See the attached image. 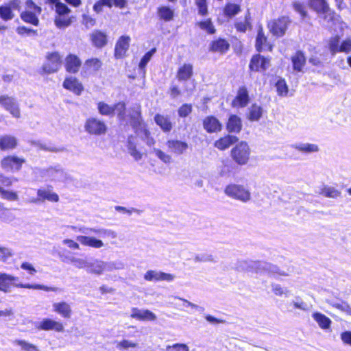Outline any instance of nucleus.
<instances>
[{
  "label": "nucleus",
  "instance_id": "f8f14e48",
  "mask_svg": "<svg viewBox=\"0 0 351 351\" xmlns=\"http://www.w3.org/2000/svg\"><path fill=\"white\" fill-rule=\"evenodd\" d=\"M166 145L170 152L176 155H182L184 154L189 145L186 142L178 139H169L167 141Z\"/></svg>",
  "mask_w": 351,
  "mask_h": 351
},
{
  "label": "nucleus",
  "instance_id": "20e7f679",
  "mask_svg": "<svg viewBox=\"0 0 351 351\" xmlns=\"http://www.w3.org/2000/svg\"><path fill=\"white\" fill-rule=\"evenodd\" d=\"M250 149L246 142L241 141L231 150V157L239 165L247 163L250 159Z\"/></svg>",
  "mask_w": 351,
  "mask_h": 351
},
{
  "label": "nucleus",
  "instance_id": "8fccbe9b",
  "mask_svg": "<svg viewBox=\"0 0 351 351\" xmlns=\"http://www.w3.org/2000/svg\"><path fill=\"white\" fill-rule=\"evenodd\" d=\"M0 194L1 198L8 201H16L19 199L16 192L5 190L1 186H0Z\"/></svg>",
  "mask_w": 351,
  "mask_h": 351
},
{
  "label": "nucleus",
  "instance_id": "f257e3e1",
  "mask_svg": "<svg viewBox=\"0 0 351 351\" xmlns=\"http://www.w3.org/2000/svg\"><path fill=\"white\" fill-rule=\"evenodd\" d=\"M71 228L74 231H78L84 235H78L76 237V240L82 245L91 247L93 248L99 249L104 245V242L93 237L87 236L90 233H94L102 237H108L110 239H115L117 237V233L110 229L106 228H87L85 226L77 228L76 226H71Z\"/></svg>",
  "mask_w": 351,
  "mask_h": 351
},
{
  "label": "nucleus",
  "instance_id": "864d4df0",
  "mask_svg": "<svg viewBox=\"0 0 351 351\" xmlns=\"http://www.w3.org/2000/svg\"><path fill=\"white\" fill-rule=\"evenodd\" d=\"M153 152L155 154V155L164 163L165 164H169L172 161V158L170 155L166 154L163 151L154 148Z\"/></svg>",
  "mask_w": 351,
  "mask_h": 351
},
{
  "label": "nucleus",
  "instance_id": "393cba45",
  "mask_svg": "<svg viewBox=\"0 0 351 351\" xmlns=\"http://www.w3.org/2000/svg\"><path fill=\"white\" fill-rule=\"evenodd\" d=\"M226 128L229 132H240L242 129V122L241 118L235 114L230 115L228 119Z\"/></svg>",
  "mask_w": 351,
  "mask_h": 351
},
{
  "label": "nucleus",
  "instance_id": "4468645a",
  "mask_svg": "<svg viewBox=\"0 0 351 351\" xmlns=\"http://www.w3.org/2000/svg\"><path fill=\"white\" fill-rule=\"evenodd\" d=\"M144 278L147 281L165 280L167 282H171L174 280L175 276L172 274H167L162 271L149 270L145 273Z\"/></svg>",
  "mask_w": 351,
  "mask_h": 351
},
{
  "label": "nucleus",
  "instance_id": "79ce46f5",
  "mask_svg": "<svg viewBox=\"0 0 351 351\" xmlns=\"http://www.w3.org/2000/svg\"><path fill=\"white\" fill-rule=\"evenodd\" d=\"M37 12H35V11L32 12L31 10H25L21 14V19L26 22L31 23L34 25H38L39 23V20L38 17L36 16Z\"/></svg>",
  "mask_w": 351,
  "mask_h": 351
},
{
  "label": "nucleus",
  "instance_id": "7ed1b4c3",
  "mask_svg": "<svg viewBox=\"0 0 351 351\" xmlns=\"http://www.w3.org/2000/svg\"><path fill=\"white\" fill-rule=\"evenodd\" d=\"M224 193L229 197L241 202L245 203L251 199V193L249 189L242 184H228L226 186Z\"/></svg>",
  "mask_w": 351,
  "mask_h": 351
},
{
  "label": "nucleus",
  "instance_id": "774afa93",
  "mask_svg": "<svg viewBox=\"0 0 351 351\" xmlns=\"http://www.w3.org/2000/svg\"><path fill=\"white\" fill-rule=\"evenodd\" d=\"M13 256V252L11 249L5 247H0V261L6 262Z\"/></svg>",
  "mask_w": 351,
  "mask_h": 351
},
{
  "label": "nucleus",
  "instance_id": "9d476101",
  "mask_svg": "<svg viewBox=\"0 0 351 351\" xmlns=\"http://www.w3.org/2000/svg\"><path fill=\"white\" fill-rule=\"evenodd\" d=\"M0 105L14 117H20L21 112L19 104L14 98L6 95H1L0 96Z\"/></svg>",
  "mask_w": 351,
  "mask_h": 351
},
{
  "label": "nucleus",
  "instance_id": "72a5a7b5",
  "mask_svg": "<svg viewBox=\"0 0 351 351\" xmlns=\"http://www.w3.org/2000/svg\"><path fill=\"white\" fill-rule=\"evenodd\" d=\"M326 302L331 306L346 313L347 315L351 316V307L346 302H337L333 300L328 299L326 300Z\"/></svg>",
  "mask_w": 351,
  "mask_h": 351
},
{
  "label": "nucleus",
  "instance_id": "a878e982",
  "mask_svg": "<svg viewBox=\"0 0 351 351\" xmlns=\"http://www.w3.org/2000/svg\"><path fill=\"white\" fill-rule=\"evenodd\" d=\"M256 50L261 51L264 49H267L269 51H272V45L267 43V38L265 36L263 29L260 28L256 39Z\"/></svg>",
  "mask_w": 351,
  "mask_h": 351
},
{
  "label": "nucleus",
  "instance_id": "412c9836",
  "mask_svg": "<svg viewBox=\"0 0 351 351\" xmlns=\"http://www.w3.org/2000/svg\"><path fill=\"white\" fill-rule=\"evenodd\" d=\"M291 147L306 154L316 153L319 151L317 144L309 143H298L291 145Z\"/></svg>",
  "mask_w": 351,
  "mask_h": 351
},
{
  "label": "nucleus",
  "instance_id": "2eb2a0df",
  "mask_svg": "<svg viewBox=\"0 0 351 351\" xmlns=\"http://www.w3.org/2000/svg\"><path fill=\"white\" fill-rule=\"evenodd\" d=\"M132 318L139 321H155L156 315L148 309H139L138 308H132L130 315Z\"/></svg>",
  "mask_w": 351,
  "mask_h": 351
},
{
  "label": "nucleus",
  "instance_id": "680f3d73",
  "mask_svg": "<svg viewBox=\"0 0 351 351\" xmlns=\"http://www.w3.org/2000/svg\"><path fill=\"white\" fill-rule=\"evenodd\" d=\"M56 7V15H64L69 14L71 12V10L64 3L57 1L55 3Z\"/></svg>",
  "mask_w": 351,
  "mask_h": 351
},
{
  "label": "nucleus",
  "instance_id": "3c124183",
  "mask_svg": "<svg viewBox=\"0 0 351 351\" xmlns=\"http://www.w3.org/2000/svg\"><path fill=\"white\" fill-rule=\"evenodd\" d=\"M14 343L21 347L22 351H40L37 346L24 340H16Z\"/></svg>",
  "mask_w": 351,
  "mask_h": 351
},
{
  "label": "nucleus",
  "instance_id": "37998d69",
  "mask_svg": "<svg viewBox=\"0 0 351 351\" xmlns=\"http://www.w3.org/2000/svg\"><path fill=\"white\" fill-rule=\"evenodd\" d=\"M306 62L305 57L301 51H298L295 56L292 57V62L293 69L295 71H301Z\"/></svg>",
  "mask_w": 351,
  "mask_h": 351
},
{
  "label": "nucleus",
  "instance_id": "f3484780",
  "mask_svg": "<svg viewBox=\"0 0 351 351\" xmlns=\"http://www.w3.org/2000/svg\"><path fill=\"white\" fill-rule=\"evenodd\" d=\"M37 328L43 330H53L56 332H62L64 330V326L59 322L45 318L38 323Z\"/></svg>",
  "mask_w": 351,
  "mask_h": 351
},
{
  "label": "nucleus",
  "instance_id": "aec40b11",
  "mask_svg": "<svg viewBox=\"0 0 351 351\" xmlns=\"http://www.w3.org/2000/svg\"><path fill=\"white\" fill-rule=\"evenodd\" d=\"M203 125L204 128L209 133L217 132L221 129L220 122L213 116H209L205 118Z\"/></svg>",
  "mask_w": 351,
  "mask_h": 351
},
{
  "label": "nucleus",
  "instance_id": "58836bf2",
  "mask_svg": "<svg viewBox=\"0 0 351 351\" xmlns=\"http://www.w3.org/2000/svg\"><path fill=\"white\" fill-rule=\"evenodd\" d=\"M318 193L329 198H337L341 195V191L333 186L327 185L321 187Z\"/></svg>",
  "mask_w": 351,
  "mask_h": 351
},
{
  "label": "nucleus",
  "instance_id": "6ab92c4d",
  "mask_svg": "<svg viewBox=\"0 0 351 351\" xmlns=\"http://www.w3.org/2000/svg\"><path fill=\"white\" fill-rule=\"evenodd\" d=\"M82 64L80 59L75 55L69 54L65 59V69L69 73H77Z\"/></svg>",
  "mask_w": 351,
  "mask_h": 351
},
{
  "label": "nucleus",
  "instance_id": "c756f323",
  "mask_svg": "<svg viewBox=\"0 0 351 351\" xmlns=\"http://www.w3.org/2000/svg\"><path fill=\"white\" fill-rule=\"evenodd\" d=\"M127 148L128 153L134 158L136 161L142 158L141 153L136 149L135 138L132 136H130L127 141Z\"/></svg>",
  "mask_w": 351,
  "mask_h": 351
},
{
  "label": "nucleus",
  "instance_id": "338daca9",
  "mask_svg": "<svg viewBox=\"0 0 351 351\" xmlns=\"http://www.w3.org/2000/svg\"><path fill=\"white\" fill-rule=\"evenodd\" d=\"M0 219L5 222H10L12 221L14 219V217L10 213L9 210L8 208H4L1 204H0Z\"/></svg>",
  "mask_w": 351,
  "mask_h": 351
},
{
  "label": "nucleus",
  "instance_id": "4d7b16f0",
  "mask_svg": "<svg viewBox=\"0 0 351 351\" xmlns=\"http://www.w3.org/2000/svg\"><path fill=\"white\" fill-rule=\"evenodd\" d=\"M85 66L93 71H97L101 66V62L98 58H91L87 60L84 64Z\"/></svg>",
  "mask_w": 351,
  "mask_h": 351
},
{
  "label": "nucleus",
  "instance_id": "7c9ffc66",
  "mask_svg": "<svg viewBox=\"0 0 351 351\" xmlns=\"http://www.w3.org/2000/svg\"><path fill=\"white\" fill-rule=\"evenodd\" d=\"M90 38L93 44L97 47H102L107 43L106 34L99 30L94 31L90 35Z\"/></svg>",
  "mask_w": 351,
  "mask_h": 351
},
{
  "label": "nucleus",
  "instance_id": "ea45409f",
  "mask_svg": "<svg viewBox=\"0 0 351 351\" xmlns=\"http://www.w3.org/2000/svg\"><path fill=\"white\" fill-rule=\"evenodd\" d=\"M309 5L318 14H322L330 8L326 0H310Z\"/></svg>",
  "mask_w": 351,
  "mask_h": 351
},
{
  "label": "nucleus",
  "instance_id": "0eeeda50",
  "mask_svg": "<svg viewBox=\"0 0 351 351\" xmlns=\"http://www.w3.org/2000/svg\"><path fill=\"white\" fill-rule=\"evenodd\" d=\"M84 129L90 134L101 135L106 133L107 126L104 121L90 117L86 120Z\"/></svg>",
  "mask_w": 351,
  "mask_h": 351
},
{
  "label": "nucleus",
  "instance_id": "13d9d810",
  "mask_svg": "<svg viewBox=\"0 0 351 351\" xmlns=\"http://www.w3.org/2000/svg\"><path fill=\"white\" fill-rule=\"evenodd\" d=\"M138 346V344L136 342H133L130 340L123 339L119 342L117 345V348L121 350H128L129 348H136Z\"/></svg>",
  "mask_w": 351,
  "mask_h": 351
},
{
  "label": "nucleus",
  "instance_id": "c85d7f7f",
  "mask_svg": "<svg viewBox=\"0 0 351 351\" xmlns=\"http://www.w3.org/2000/svg\"><path fill=\"white\" fill-rule=\"evenodd\" d=\"M238 141V138L233 135H227L221 138L215 143V146L220 150H224Z\"/></svg>",
  "mask_w": 351,
  "mask_h": 351
},
{
  "label": "nucleus",
  "instance_id": "de8ad7c7",
  "mask_svg": "<svg viewBox=\"0 0 351 351\" xmlns=\"http://www.w3.org/2000/svg\"><path fill=\"white\" fill-rule=\"evenodd\" d=\"M136 134L139 136L142 139L147 135H150V132L146 128L145 124L143 122L140 123L139 125H132Z\"/></svg>",
  "mask_w": 351,
  "mask_h": 351
},
{
  "label": "nucleus",
  "instance_id": "b1692460",
  "mask_svg": "<svg viewBox=\"0 0 351 351\" xmlns=\"http://www.w3.org/2000/svg\"><path fill=\"white\" fill-rule=\"evenodd\" d=\"M53 310L64 318H70L72 310L70 305L65 302H56L53 304Z\"/></svg>",
  "mask_w": 351,
  "mask_h": 351
},
{
  "label": "nucleus",
  "instance_id": "6e6552de",
  "mask_svg": "<svg viewBox=\"0 0 351 351\" xmlns=\"http://www.w3.org/2000/svg\"><path fill=\"white\" fill-rule=\"evenodd\" d=\"M37 196L38 197L36 199H32L30 202L37 203L46 200L51 202H58L59 201L58 195L53 192V188L51 185L38 189L37 191Z\"/></svg>",
  "mask_w": 351,
  "mask_h": 351
},
{
  "label": "nucleus",
  "instance_id": "a19ab883",
  "mask_svg": "<svg viewBox=\"0 0 351 351\" xmlns=\"http://www.w3.org/2000/svg\"><path fill=\"white\" fill-rule=\"evenodd\" d=\"M263 115V108L256 104H253L249 109L247 118L251 121H258Z\"/></svg>",
  "mask_w": 351,
  "mask_h": 351
},
{
  "label": "nucleus",
  "instance_id": "e433bc0d",
  "mask_svg": "<svg viewBox=\"0 0 351 351\" xmlns=\"http://www.w3.org/2000/svg\"><path fill=\"white\" fill-rule=\"evenodd\" d=\"M193 74V66L191 64H184L178 71L177 77L179 80H186Z\"/></svg>",
  "mask_w": 351,
  "mask_h": 351
},
{
  "label": "nucleus",
  "instance_id": "603ef678",
  "mask_svg": "<svg viewBox=\"0 0 351 351\" xmlns=\"http://www.w3.org/2000/svg\"><path fill=\"white\" fill-rule=\"evenodd\" d=\"M32 144L38 147L40 149L51 152H58L62 151V149L56 148L53 146L47 145L46 143H43L40 141H33V142H32Z\"/></svg>",
  "mask_w": 351,
  "mask_h": 351
},
{
  "label": "nucleus",
  "instance_id": "1a4fd4ad",
  "mask_svg": "<svg viewBox=\"0 0 351 351\" xmlns=\"http://www.w3.org/2000/svg\"><path fill=\"white\" fill-rule=\"evenodd\" d=\"M289 22L288 17L282 16L276 20L269 22L268 28L273 35L282 36L285 34Z\"/></svg>",
  "mask_w": 351,
  "mask_h": 351
},
{
  "label": "nucleus",
  "instance_id": "bb28decb",
  "mask_svg": "<svg viewBox=\"0 0 351 351\" xmlns=\"http://www.w3.org/2000/svg\"><path fill=\"white\" fill-rule=\"evenodd\" d=\"M45 175L51 178L52 180L60 181L65 177V173L60 165H56L53 167H51L47 168L45 170Z\"/></svg>",
  "mask_w": 351,
  "mask_h": 351
},
{
  "label": "nucleus",
  "instance_id": "39448f33",
  "mask_svg": "<svg viewBox=\"0 0 351 351\" xmlns=\"http://www.w3.org/2000/svg\"><path fill=\"white\" fill-rule=\"evenodd\" d=\"M62 65V57L58 52L48 53L46 60L43 65V71L45 73L57 72Z\"/></svg>",
  "mask_w": 351,
  "mask_h": 351
},
{
  "label": "nucleus",
  "instance_id": "bf43d9fd",
  "mask_svg": "<svg viewBox=\"0 0 351 351\" xmlns=\"http://www.w3.org/2000/svg\"><path fill=\"white\" fill-rule=\"evenodd\" d=\"M63 86L64 88H82V84L75 77L71 76L65 79Z\"/></svg>",
  "mask_w": 351,
  "mask_h": 351
},
{
  "label": "nucleus",
  "instance_id": "5fc2aeb1",
  "mask_svg": "<svg viewBox=\"0 0 351 351\" xmlns=\"http://www.w3.org/2000/svg\"><path fill=\"white\" fill-rule=\"evenodd\" d=\"M195 4L197 7L198 14L201 16L208 14L207 0H195Z\"/></svg>",
  "mask_w": 351,
  "mask_h": 351
},
{
  "label": "nucleus",
  "instance_id": "e2e57ef3",
  "mask_svg": "<svg viewBox=\"0 0 351 351\" xmlns=\"http://www.w3.org/2000/svg\"><path fill=\"white\" fill-rule=\"evenodd\" d=\"M250 26V16L249 14L246 15L244 20L242 21L237 22L235 23V27L237 29L239 32H244L246 29Z\"/></svg>",
  "mask_w": 351,
  "mask_h": 351
},
{
  "label": "nucleus",
  "instance_id": "f704fd0d",
  "mask_svg": "<svg viewBox=\"0 0 351 351\" xmlns=\"http://www.w3.org/2000/svg\"><path fill=\"white\" fill-rule=\"evenodd\" d=\"M72 23L71 17L68 14L56 15L54 18V24L58 29H65Z\"/></svg>",
  "mask_w": 351,
  "mask_h": 351
},
{
  "label": "nucleus",
  "instance_id": "a211bd4d",
  "mask_svg": "<svg viewBox=\"0 0 351 351\" xmlns=\"http://www.w3.org/2000/svg\"><path fill=\"white\" fill-rule=\"evenodd\" d=\"M130 41V38L128 36H122L119 38L114 49V56L117 58H121L125 55L129 48Z\"/></svg>",
  "mask_w": 351,
  "mask_h": 351
},
{
  "label": "nucleus",
  "instance_id": "4c0bfd02",
  "mask_svg": "<svg viewBox=\"0 0 351 351\" xmlns=\"http://www.w3.org/2000/svg\"><path fill=\"white\" fill-rule=\"evenodd\" d=\"M16 145V139L14 136L5 135L0 137V149H13Z\"/></svg>",
  "mask_w": 351,
  "mask_h": 351
},
{
  "label": "nucleus",
  "instance_id": "cd10ccee",
  "mask_svg": "<svg viewBox=\"0 0 351 351\" xmlns=\"http://www.w3.org/2000/svg\"><path fill=\"white\" fill-rule=\"evenodd\" d=\"M154 121L163 130V132H168L171 130L172 123L170 121L169 117L156 114L154 117Z\"/></svg>",
  "mask_w": 351,
  "mask_h": 351
},
{
  "label": "nucleus",
  "instance_id": "052dcab7",
  "mask_svg": "<svg viewBox=\"0 0 351 351\" xmlns=\"http://www.w3.org/2000/svg\"><path fill=\"white\" fill-rule=\"evenodd\" d=\"M194 261L195 262H216L214 256L212 254L208 253H202L195 255Z\"/></svg>",
  "mask_w": 351,
  "mask_h": 351
},
{
  "label": "nucleus",
  "instance_id": "423d86ee",
  "mask_svg": "<svg viewBox=\"0 0 351 351\" xmlns=\"http://www.w3.org/2000/svg\"><path fill=\"white\" fill-rule=\"evenodd\" d=\"M14 10H21L20 0H12L1 5L0 18L4 21L12 20L15 16Z\"/></svg>",
  "mask_w": 351,
  "mask_h": 351
},
{
  "label": "nucleus",
  "instance_id": "a18cd8bd",
  "mask_svg": "<svg viewBox=\"0 0 351 351\" xmlns=\"http://www.w3.org/2000/svg\"><path fill=\"white\" fill-rule=\"evenodd\" d=\"M97 108L99 112L101 115L104 116H112L113 115V106H110L105 102L100 101L97 104Z\"/></svg>",
  "mask_w": 351,
  "mask_h": 351
},
{
  "label": "nucleus",
  "instance_id": "2f4dec72",
  "mask_svg": "<svg viewBox=\"0 0 351 351\" xmlns=\"http://www.w3.org/2000/svg\"><path fill=\"white\" fill-rule=\"evenodd\" d=\"M312 317L321 328L324 330L330 328L332 322L330 318L326 317L325 315L319 312H315L313 313Z\"/></svg>",
  "mask_w": 351,
  "mask_h": 351
},
{
  "label": "nucleus",
  "instance_id": "f03ea898",
  "mask_svg": "<svg viewBox=\"0 0 351 351\" xmlns=\"http://www.w3.org/2000/svg\"><path fill=\"white\" fill-rule=\"evenodd\" d=\"M237 269L239 271H256V272L267 271L269 274L276 276H286L285 272L280 271L278 267L265 262L252 261H239L237 264Z\"/></svg>",
  "mask_w": 351,
  "mask_h": 351
},
{
  "label": "nucleus",
  "instance_id": "dca6fc26",
  "mask_svg": "<svg viewBox=\"0 0 351 351\" xmlns=\"http://www.w3.org/2000/svg\"><path fill=\"white\" fill-rule=\"evenodd\" d=\"M270 65V60L261 55L254 56L251 60L250 67L252 70L265 71Z\"/></svg>",
  "mask_w": 351,
  "mask_h": 351
},
{
  "label": "nucleus",
  "instance_id": "0e129e2a",
  "mask_svg": "<svg viewBox=\"0 0 351 351\" xmlns=\"http://www.w3.org/2000/svg\"><path fill=\"white\" fill-rule=\"evenodd\" d=\"M329 49L332 54L340 52L339 38L336 36L332 38L329 42Z\"/></svg>",
  "mask_w": 351,
  "mask_h": 351
},
{
  "label": "nucleus",
  "instance_id": "c9c22d12",
  "mask_svg": "<svg viewBox=\"0 0 351 351\" xmlns=\"http://www.w3.org/2000/svg\"><path fill=\"white\" fill-rule=\"evenodd\" d=\"M229 48V44L223 39H218L212 42L210 50L213 52L223 53Z\"/></svg>",
  "mask_w": 351,
  "mask_h": 351
},
{
  "label": "nucleus",
  "instance_id": "09e8293b",
  "mask_svg": "<svg viewBox=\"0 0 351 351\" xmlns=\"http://www.w3.org/2000/svg\"><path fill=\"white\" fill-rule=\"evenodd\" d=\"M125 104L123 102H119L113 106V115L117 114L120 120L125 119Z\"/></svg>",
  "mask_w": 351,
  "mask_h": 351
},
{
  "label": "nucleus",
  "instance_id": "c03bdc74",
  "mask_svg": "<svg viewBox=\"0 0 351 351\" xmlns=\"http://www.w3.org/2000/svg\"><path fill=\"white\" fill-rule=\"evenodd\" d=\"M130 124L131 125H139L140 123L143 122L140 106H136L131 108L130 112Z\"/></svg>",
  "mask_w": 351,
  "mask_h": 351
},
{
  "label": "nucleus",
  "instance_id": "6e6d98bb",
  "mask_svg": "<svg viewBox=\"0 0 351 351\" xmlns=\"http://www.w3.org/2000/svg\"><path fill=\"white\" fill-rule=\"evenodd\" d=\"M197 25L202 29L206 31L208 34H212L215 32V29L210 19H208L204 21H200L197 23Z\"/></svg>",
  "mask_w": 351,
  "mask_h": 351
},
{
  "label": "nucleus",
  "instance_id": "473e14b6",
  "mask_svg": "<svg viewBox=\"0 0 351 351\" xmlns=\"http://www.w3.org/2000/svg\"><path fill=\"white\" fill-rule=\"evenodd\" d=\"M157 14L158 17L165 21H172L174 17V10L168 6L159 7Z\"/></svg>",
  "mask_w": 351,
  "mask_h": 351
},
{
  "label": "nucleus",
  "instance_id": "4be33fe9",
  "mask_svg": "<svg viewBox=\"0 0 351 351\" xmlns=\"http://www.w3.org/2000/svg\"><path fill=\"white\" fill-rule=\"evenodd\" d=\"M250 98L247 89H239L238 93L232 102L234 107L243 108L249 103Z\"/></svg>",
  "mask_w": 351,
  "mask_h": 351
},
{
  "label": "nucleus",
  "instance_id": "5701e85b",
  "mask_svg": "<svg viewBox=\"0 0 351 351\" xmlns=\"http://www.w3.org/2000/svg\"><path fill=\"white\" fill-rule=\"evenodd\" d=\"M18 278L5 273H0V291L9 292L10 287L18 280Z\"/></svg>",
  "mask_w": 351,
  "mask_h": 351
},
{
  "label": "nucleus",
  "instance_id": "9b49d317",
  "mask_svg": "<svg viewBox=\"0 0 351 351\" xmlns=\"http://www.w3.org/2000/svg\"><path fill=\"white\" fill-rule=\"evenodd\" d=\"M25 160L14 156L4 158L1 161V167L3 169L9 171H19Z\"/></svg>",
  "mask_w": 351,
  "mask_h": 351
},
{
  "label": "nucleus",
  "instance_id": "ddd939ff",
  "mask_svg": "<svg viewBox=\"0 0 351 351\" xmlns=\"http://www.w3.org/2000/svg\"><path fill=\"white\" fill-rule=\"evenodd\" d=\"M87 272L100 276L106 271V262L99 259H88L86 268Z\"/></svg>",
  "mask_w": 351,
  "mask_h": 351
},
{
  "label": "nucleus",
  "instance_id": "49530a36",
  "mask_svg": "<svg viewBox=\"0 0 351 351\" xmlns=\"http://www.w3.org/2000/svg\"><path fill=\"white\" fill-rule=\"evenodd\" d=\"M240 11V6L234 3H228L223 10L224 14L229 17L234 16Z\"/></svg>",
  "mask_w": 351,
  "mask_h": 351
},
{
  "label": "nucleus",
  "instance_id": "69168bd1",
  "mask_svg": "<svg viewBox=\"0 0 351 351\" xmlns=\"http://www.w3.org/2000/svg\"><path fill=\"white\" fill-rule=\"evenodd\" d=\"M124 268V264L120 261L106 262V271H112Z\"/></svg>",
  "mask_w": 351,
  "mask_h": 351
}]
</instances>
